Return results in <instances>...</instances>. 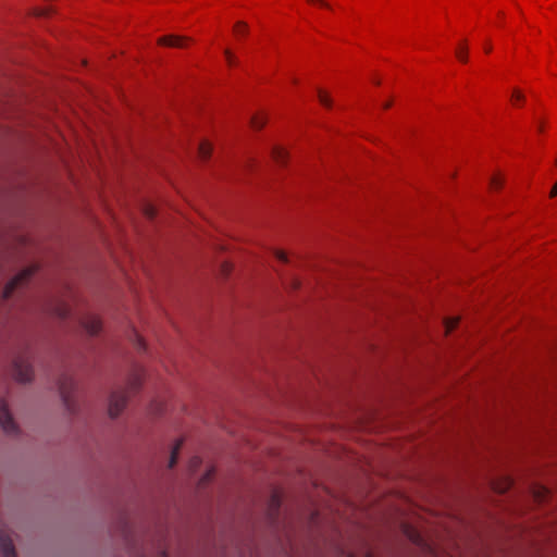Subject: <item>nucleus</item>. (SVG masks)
I'll use <instances>...</instances> for the list:
<instances>
[{
    "label": "nucleus",
    "instance_id": "obj_10",
    "mask_svg": "<svg viewBox=\"0 0 557 557\" xmlns=\"http://www.w3.org/2000/svg\"><path fill=\"white\" fill-rule=\"evenodd\" d=\"M182 444H183L182 441H177L176 444L174 445L172 453H171L170 461H169V468H173L175 466Z\"/></svg>",
    "mask_w": 557,
    "mask_h": 557
},
{
    "label": "nucleus",
    "instance_id": "obj_8",
    "mask_svg": "<svg viewBox=\"0 0 557 557\" xmlns=\"http://www.w3.org/2000/svg\"><path fill=\"white\" fill-rule=\"evenodd\" d=\"M0 549L3 557H16L12 539L3 532L0 533Z\"/></svg>",
    "mask_w": 557,
    "mask_h": 557
},
{
    "label": "nucleus",
    "instance_id": "obj_4",
    "mask_svg": "<svg viewBox=\"0 0 557 557\" xmlns=\"http://www.w3.org/2000/svg\"><path fill=\"white\" fill-rule=\"evenodd\" d=\"M13 373L18 382H30L34 375L33 367L27 358H17L13 363Z\"/></svg>",
    "mask_w": 557,
    "mask_h": 557
},
{
    "label": "nucleus",
    "instance_id": "obj_9",
    "mask_svg": "<svg viewBox=\"0 0 557 557\" xmlns=\"http://www.w3.org/2000/svg\"><path fill=\"white\" fill-rule=\"evenodd\" d=\"M211 151H212V147L210 145L209 141H201L198 146V153H199V157L206 161L209 159L210 154H211Z\"/></svg>",
    "mask_w": 557,
    "mask_h": 557
},
{
    "label": "nucleus",
    "instance_id": "obj_16",
    "mask_svg": "<svg viewBox=\"0 0 557 557\" xmlns=\"http://www.w3.org/2000/svg\"><path fill=\"white\" fill-rule=\"evenodd\" d=\"M144 213L148 219H153L157 214L156 208L152 205H146Z\"/></svg>",
    "mask_w": 557,
    "mask_h": 557
},
{
    "label": "nucleus",
    "instance_id": "obj_13",
    "mask_svg": "<svg viewBox=\"0 0 557 557\" xmlns=\"http://www.w3.org/2000/svg\"><path fill=\"white\" fill-rule=\"evenodd\" d=\"M318 98L322 106H324L326 108L332 107L331 98L323 90H318Z\"/></svg>",
    "mask_w": 557,
    "mask_h": 557
},
{
    "label": "nucleus",
    "instance_id": "obj_15",
    "mask_svg": "<svg viewBox=\"0 0 557 557\" xmlns=\"http://www.w3.org/2000/svg\"><path fill=\"white\" fill-rule=\"evenodd\" d=\"M247 29H248L247 25L244 22L236 23V25L234 27V32L238 36L247 34Z\"/></svg>",
    "mask_w": 557,
    "mask_h": 557
},
{
    "label": "nucleus",
    "instance_id": "obj_27",
    "mask_svg": "<svg viewBox=\"0 0 557 557\" xmlns=\"http://www.w3.org/2000/svg\"><path fill=\"white\" fill-rule=\"evenodd\" d=\"M491 50H492V47H491V46H487V47L485 48V51H486V52H490Z\"/></svg>",
    "mask_w": 557,
    "mask_h": 557
},
{
    "label": "nucleus",
    "instance_id": "obj_12",
    "mask_svg": "<svg viewBox=\"0 0 557 557\" xmlns=\"http://www.w3.org/2000/svg\"><path fill=\"white\" fill-rule=\"evenodd\" d=\"M265 124V117L262 114H256L251 117L252 127L259 129Z\"/></svg>",
    "mask_w": 557,
    "mask_h": 557
},
{
    "label": "nucleus",
    "instance_id": "obj_17",
    "mask_svg": "<svg viewBox=\"0 0 557 557\" xmlns=\"http://www.w3.org/2000/svg\"><path fill=\"white\" fill-rule=\"evenodd\" d=\"M133 335H134V338H135L134 344L137 347V349L138 350H145L146 345H145L144 339L136 332H134Z\"/></svg>",
    "mask_w": 557,
    "mask_h": 557
},
{
    "label": "nucleus",
    "instance_id": "obj_14",
    "mask_svg": "<svg viewBox=\"0 0 557 557\" xmlns=\"http://www.w3.org/2000/svg\"><path fill=\"white\" fill-rule=\"evenodd\" d=\"M458 321L459 319L458 318H450V319H447L445 321V329H446V333H449L450 331H453L457 324H458Z\"/></svg>",
    "mask_w": 557,
    "mask_h": 557
},
{
    "label": "nucleus",
    "instance_id": "obj_1",
    "mask_svg": "<svg viewBox=\"0 0 557 557\" xmlns=\"http://www.w3.org/2000/svg\"><path fill=\"white\" fill-rule=\"evenodd\" d=\"M141 380L143 371L136 370L129 377L126 386L119 387L111 393L108 408L111 418L117 417L123 411L131 394L138 391Z\"/></svg>",
    "mask_w": 557,
    "mask_h": 557
},
{
    "label": "nucleus",
    "instance_id": "obj_19",
    "mask_svg": "<svg viewBox=\"0 0 557 557\" xmlns=\"http://www.w3.org/2000/svg\"><path fill=\"white\" fill-rule=\"evenodd\" d=\"M502 180L499 176L495 175L491 178V187L493 189H498L502 186Z\"/></svg>",
    "mask_w": 557,
    "mask_h": 557
},
{
    "label": "nucleus",
    "instance_id": "obj_20",
    "mask_svg": "<svg viewBox=\"0 0 557 557\" xmlns=\"http://www.w3.org/2000/svg\"><path fill=\"white\" fill-rule=\"evenodd\" d=\"M274 253H275L276 259L280 260L281 262L288 261L287 255L284 251L275 250Z\"/></svg>",
    "mask_w": 557,
    "mask_h": 557
},
{
    "label": "nucleus",
    "instance_id": "obj_5",
    "mask_svg": "<svg viewBox=\"0 0 557 557\" xmlns=\"http://www.w3.org/2000/svg\"><path fill=\"white\" fill-rule=\"evenodd\" d=\"M0 425L2 430L9 435H14L17 433V425L8 409L7 403L2 399L0 400Z\"/></svg>",
    "mask_w": 557,
    "mask_h": 557
},
{
    "label": "nucleus",
    "instance_id": "obj_2",
    "mask_svg": "<svg viewBox=\"0 0 557 557\" xmlns=\"http://www.w3.org/2000/svg\"><path fill=\"white\" fill-rule=\"evenodd\" d=\"M58 388L63 401L64 407L71 413L75 412V403L73 399V393L75 389V382L72 376L64 374L58 382Z\"/></svg>",
    "mask_w": 557,
    "mask_h": 557
},
{
    "label": "nucleus",
    "instance_id": "obj_7",
    "mask_svg": "<svg viewBox=\"0 0 557 557\" xmlns=\"http://www.w3.org/2000/svg\"><path fill=\"white\" fill-rule=\"evenodd\" d=\"M189 40L190 39L187 37L177 36V35H169V36H163V37L159 38V44L169 46V47L184 48V47H186V42Z\"/></svg>",
    "mask_w": 557,
    "mask_h": 557
},
{
    "label": "nucleus",
    "instance_id": "obj_24",
    "mask_svg": "<svg viewBox=\"0 0 557 557\" xmlns=\"http://www.w3.org/2000/svg\"><path fill=\"white\" fill-rule=\"evenodd\" d=\"M36 14L39 16H44V15H47L48 13L46 10H38Z\"/></svg>",
    "mask_w": 557,
    "mask_h": 557
},
{
    "label": "nucleus",
    "instance_id": "obj_3",
    "mask_svg": "<svg viewBox=\"0 0 557 557\" xmlns=\"http://www.w3.org/2000/svg\"><path fill=\"white\" fill-rule=\"evenodd\" d=\"M36 269L30 267V268H26L25 270H23L22 272H20L15 277H13L4 287L3 292H2V298L5 300V299H9L12 294L20 287H22L23 285H25L29 278L33 276V274L35 273Z\"/></svg>",
    "mask_w": 557,
    "mask_h": 557
},
{
    "label": "nucleus",
    "instance_id": "obj_26",
    "mask_svg": "<svg viewBox=\"0 0 557 557\" xmlns=\"http://www.w3.org/2000/svg\"><path fill=\"white\" fill-rule=\"evenodd\" d=\"M66 314H67V313H66V310H63V311L60 313V315H61L62 318H66Z\"/></svg>",
    "mask_w": 557,
    "mask_h": 557
},
{
    "label": "nucleus",
    "instance_id": "obj_23",
    "mask_svg": "<svg viewBox=\"0 0 557 557\" xmlns=\"http://www.w3.org/2000/svg\"><path fill=\"white\" fill-rule=\"evenodd\" d=\"M555 196H557V181L550 190V197H555Z\"/></svg>",
    "mask_w": 557,
    "mask_h": 557
},
{
    "label": "nucleus",
    "instance_id": "obj_22",
    "mask_svg": "<svg viewBox=\"0 0 557 557\" xmlns=\"http://www.w3.org/2000/svg\"><path fill=\"white\" fill-rule=\"evenodd\" d=\"M512 98H513L515 100H521V99H523V96L521 95V92H520V91L515 90V91H513V95H512Z\"/></svg>",
    "mask_w": 557,
    "mask_h": 557
},
{
    "label": "nucleus",
    "instance_id": "obj_25",
    "mask_svg": "<svg viewBox=\"0 0 557 557\" xmlns=\"http://www.w3.org/2000/svg\"><path fill=\"white\" fill-rule=\"evenodd\" d=\"M210 475H211V474H210V472H208V473L203 476L202 481L205 482V481L209 480V479H210Z\"/></svg>",
    "mask_w": 557,
    "mask_h": 557
},
{
    "label": "nucleus",
    "instance_id": "obj_18",
    "mask_svg": "<svg viewBox=\"0 0 557 557\" xmlns=\"http://www.w3.org/2000/svg\"><path fill=\"white\" fill-rule=\"evenodd\" d=\"M456 55H457V58L460 61L466 62L467 61V49H466V47L457 49Z\"/></svg>",
    "mask_w": 557,
    "mask_h": 557
},
{
    "label": "nucleus",
    "instance_id": "obj_28",
    "mask_svg": "<svg viewBox=\"0 0 557 557\" xmlns=\"http://www.w3.org/2000/svg\"><path fill=\"white\" fill-rule=\"evenodd\" d=\"M389 107H391V102H386V103L384 104V108H385V109H387V108H389Z\"/></svg>",
    "mask_w": 557,
    "mask_h": 557
},
{
    "label": "nucleus",
    "instance_id": "obj_6",
    "mask_svg": "<svg viewBox=\"0 0 557 557\" xmlns=\"http://www.w3.org/2000/svg\"><path fill=\"white\" fill-rule=\"evenodd\" d=\"M82 325L90 335H97L101 330V321L96 315L91 314L83 319Z\"/></svg>",
    "mask_w": 557,
    "mask_h": 557
},
{
    "label": "nucleus",
    "instance_id": "obj_21",
    "mask_svg": "<svg viewBox=\"0 0 557 557\" xmlns=\"http://www.w3.org/2000/svg\"><path fill=\"white\" fill-rule=\"evenodd\" d=\"M224 54H225V58H226L227 63H228L230 65H233V64H234V62H235V57L233 55V53H232L228 49H226V50L224 51Z\"/></svg>",
    "mask_w": 557,
    "mask_h": 557
},
{
    "label": "nucleus",
    "instance_id": "obj_11",
    "mask_svg": "<svg viewBox=\"0 0 557 557\" xmlns=\"http://www.w3.org/2000/svg\"><path fill=\"white\" fill-rule=\"evenodd\" d=\"M272 154H273V158L278 163H283L287 157L286 150L282 147H274L272 150Z\"/></svg>",
    "mask_w": 557,
    "mask_h": 557
}]
</instances>
